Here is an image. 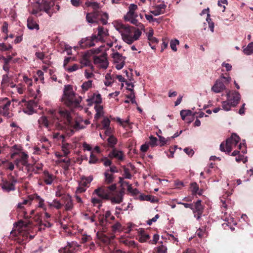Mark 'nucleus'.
Returning <instances> with one entry per match:
<instances>
[{"label": "nucleus", "instance_id": "nucleus-20", "mask_svg": "<svg viewBox=\"0 0 253 253\" xmlns=\"http://www.w3.org/2000/svg\"><path fill=\"white\" fill-rule=\"evenodd\" d=\"M39 127L42 128L43 127L46 128L48 131L50 130L49 122L46 117L42 116L38 120Z\"/></svg>", "mask_w": 253, "mask_h": 253}, {"label": "nucleus", "instance_id": "nucleus-43", "mask_svg": "<svg viewBox=\"0 0 253 253\" xmlns=\"http://www.w3.org/2000/svg\"><path fill=\"white\" fill-rule=\"evenodd\" d=\"M108 144L110 147H113L117 142V139L113 136L111 135L107 139Z\"/></svg>", "mask_w": 253, "mask_h": 253}, {"label": "nucleus", "instance_id": "nucleus-24", "mask_svg": "<svg viewBox=\"0 0 253 253\" xmlns=\"http://www.w3.org/2000/svg\"><path fill=\"white\" fill-rule=\"evenodd\" d=\"M90 56L89 54H87V52L84 53L80 61L81 64L82 65L81 68L83 66H91V68H93V66L91 65L89 60Z\"/></svg>", "mask_w": 253, "mask_h": 253}, {"label": "nucleus", "instance_id": "nucleus-17", "mask_svg": "<svg viewBox=\"0 0 253 253\" xmlns=\"http://www.w3.org/2000/svg\"><path fill=\"white\" fill-rule=\"evenodd\" d=\"M124 192L123 191H120L117 192L115 195L113 194L110 196L109 200H110L112 204H120L123 200Z\"/></svg>", "mask_w": 253, "mask_h": 253}, {"label": "nucleus", "instance_id": "nucleus-21", "mask_svg": "<svg viewBox=\"0 0 253 253\" xmlns=\"http://www.w3.org/2000/svg\"><path fill=\"white\" fill-rule=\"evenodd\" d=\"M26 107L23 109V112L28 115H31L34 113V107L36 106V104L34 100H30L26 103Z\"/></svg>", "mask_w": 253, "mask_h": 253}, {"label": "nucleus", "instance_id": "nucleus-35", "mask_svg": "<svg viewBox=\"0 0 253 253\" xmlns=\"http://www.w3.org/2000/svg\"><path fill=\"white\" fill-rule=\"evenodd\" d=\"M33 199H36L39 201V207L42 208L43 210H45L46 208L44 204V200L41 198L39 195L37 194H35L33 195Z\"/></svg>", "mask_w": 253, "mask_h": 253}, {"label": "nucleus", "instance_id": "nucleus-53", "mask_svg": "<svg viewBox=\"0 0 253 253\" xmlns=\"http://www.w3.org/2000/svg\"><path fill=\"white\" fill-rule=\"evenodd\" d=\"M150 238V236L147 234H142L140 237L139 241L142 242H145Z\"/></svg>", "mask_w": 253, "mask_h": 253}, {"label": "nucleus", "instance_id": "nucleus-48", "mask_svg": "<svg viewBox=\"0 0 253 253\" xmlns=\"http://www.w3.org/2000/svg\"><path fill=\"white\" fill-rule=\"evenodd\" d=\"M157 253H167V248L164 245H161L157 248Z\"/></svg>", "mask_w": 253, "mask_h": 253}, {"label": "nucleus", "instance_id": "nucleus-9", "mask_svg": "<svg viewBox=\"0 0 253 253\" xmlns=\"http://www.w3.org/2000/svg\"><path fill=\"white\" fill-rule=\"evenodd\" d=\"M227 100L230 102L232 106H236L240 100L241 97L239 93L235 90L229 91L227 94Z\"/></svg>", "mask_w": 253, "mask_h": 253}, {"label": "nucleus", "instance_id": "nucleus-42", "mask_svg": "<svg viewBox=\"0 0 253 253\" xmlns=\"http://www.w3.org/2000/svg\"><path fill=\"white\" fill-rule=\"evenodd\" d=\"M80 66L79 65L75 64L72 66L65 68V69L68 72H73L78 70L80 68Z\"/></svg>", "mask_w": 253, "mask_h": 253}, {"label": "nucleus", "instance_id": "nucleus-54", "mask_svg": "<svg viewBox=\"0 0 253 253\" xmlns=\"http://www.w3.org/2000/svg\"><path fill=\"white\" fill-rule=\"evenodd\" d=\"M158 136H159V141L160 142V145L161 146H164L165 144H166L167 143V142L168 141V140L170 139V138H169L168 139H166L165 137H164L162 136L158 135Z\"/></svg>", "mask_w": 253, "mask_h": 253}, {"label": "nucleus", "instance_id": "nucleus-57", "mask_svg": "<svg viewBox=\"0 0 253 253\" xmlns=\"http://www.w3.org/2000/svg\"><path fill=\"white\" fill-rule=\"evenodd\" d=\"M100 161L103 163V165L105 167L110 166L112 163L111 161L106 157L101 159Z\"/></svg>", "mask_w": 253, "mask_h": 253}, {"label": "nucleus", "instance_id": "nucleus-44", "mask_svg": "<svg viewBox=\"0 0 253 253\" xmlns=\"http://www.w3.org/2000/svg\"><path fill=\"white\" fill-rule=\"evenodd\" d=\"M12 48V46L10 44H6L2 42L0 43V50L1 51H7Z\"/></svg>", "mask_w": 253, "mask_h": 253}, {"label": "nucleus", "instance_id": "nucleus-39", "mask_svg": "<svg viewBox=\"0 0 253 253\" xmlns=\"http://www.w3.org/2000/svg\"><path fill=\"white\" fill-rule=\"evenodd\" d=\"M222 107L223 110L228 111H229L231 108L233 106L232 105H231L230 102L228 101L227 100V101L222 102Z\"/></svg>", "mask_w": 253, "mask_h": 253}, {"label": "nucleus", "instance_id": "nucleus-34", "mask_svg": "<svg viewBox=\"0 0 253 253\" xmlns=\"http://www.w3.org/2000/svg\"><path fill=\"white\" fill-rule=\"evenodd\" d=\"M53 5L52 2H48L47 1L45 0L43 2V10L44 11L47 13L50 16H51V14L50 13L49 10L50 9V7Z\"/></svg>", "mask_w": 253, "mask_h": 253}, {"label": "nucleus", "instance_id": "nucleus-46", "mask_svg": "<svg viewBox=\"0 0 253 253\" xmlns=\"http://www.w3.org/2000/svg\"><path fill=\"white\" fill-rule=\"evenodd\" d=\"M179 41L175 39L174 40H171L170 42V45L171 49L174 51H177V48L176 46L179 44Z\"/></svg>", "mask_w": 253, "mask_h": 253}, {"label": "nucleus", "instance_id": "nucleus-28", "mask_svg": "<svg viewBox=\"0 0 253 253\" xmlns=\"http://www.w3.org/2000/svg\"><path fill=\"white\" fill-rule=\"evenodd\" d=\"M54 176L53 174L49 173L47 171H44L43 172V180L44 182L47 185H50L52 184Z\"/></svg>", "mask_w": 253, "mask_h": 253}, {"label": "nucleus", "instance_id": "nucleus-11", "mask_svg": "<svg viewBox=\"0 0 253 253\" xmlns=\"http://www.w3.org/2000/svg\"><path fill=\"white\" fill-rule=\"evenodd\" d=\"M84 127L81 120L74 122L72 120L71 124L67 126L66 129L70 130L71 131V134H72L74 132V130H79L84 128Z\"/></svg>", "mask_w": 253, "mask_h": 253}, {"label": "nucleus", "instance_id": "nucleus-51", "mask_svg": "<svg viewBox=\"0 0 253 253\" xmlns=\"http://www.w3.org/2000/svg\"><path fill=\"white\" fill-rule=\"evenodd\" d=\"M157 141H158V139L156 137H154L153 136H151L150 137L149 144L152 147L155 146L157 145Z\"/></svg>", "mask_w": 253, "mask_h": 253}, {"label": "nucleus", "instance_id": "nucleus-62", "mask_svg": "<svg viewBox=\"0 0 253 253\" xmlns=\"http://www.w3.org/2000/svg\"><path fill=\"white\" fill-rule=\"evenodd\" d=\"M124 176L126 178L130 179L131 178V174L129 172L128 169L125 168L124 169Z\"/></svg>", "mask_w": 253, "mask_h": 253}, {"label": "nucleus", "instance_id": "nucleus-40", "mask_svg": "<svg viewBox=\"0 0 253 253\" xmlns=\"http://www.w3.org/2000/svg\"><path fill=\"white\" fill-rule=\"evenodd\" d=\"M49 206L50 207H53L58 210L62 208L63 204H62L60 201L54 200L52 203H49Z\"/></svg>", "mask_w": 253, "mask_h": 253}, {"label": "nucleus", "instance_id": "nucleus-27", "mask_svg": "<svg viewBox=\"0 0 253 253\" xmlns=\"http://www.w3.org/2000/svg\"><path fill=\"white\" fill-rule=\"evenodd\" d=\"M1 187L4 191L7 192H9L11 191H14L15 190V185L7 181L3 182L2 184H1Z\"/></svg>", "mask_w": 253, "mask_h": 253}, {"label": "nucleus", "instance_id": "nucleus-19", "mask_svg": "<svg viewBox=\"0 0 253 253\" xmlns=\"http://www.w3.org/2000/svg\"><path fill=\"white\" fill-rule=\"evenodd\" d=\"M88 105H92L93 104L100 105L102 102L101 95L99 93H94L89 98L87 99Z\"/></svg>", "mask_w": 253, "mask_h": 253}, {"label": "nucleus", "instance_id": "nucleus-50", "mask_svg": "<svg viewBox=\"0 0 253 253\" xmlns=\"http://www.w3.org/2000/svg\"><path fill=\"white\" fill-rule=\"evenodd\" d=\"M102 199L97 198H91V202L93 203L94 205H98V207H100L101 206Z\"/></svg>", "mask_w": 253, "mask_h": 253}, {"label": "nucleus", "instance_id": "nucleus-12", "mask_svg": "<svg viewBox=\"0 0 253 253\" xmlns=\"http://www.w3.org/2000/svg\"><path fill=\"white\" fill-rule=\"evenodd\" d=\"M98 34L97 35H93L92 39L96 41H99L103 40V39L108 35V30L103 28L102 27H98L97 28Z\"/></svg>", "mask_w": 253, "mask_h": 253}, {"label": "nucleus", "instance_id": "nucleus-59", "mask_svg": "<svg viewBox=\"0 0 253 253\" xmlns=\"http://www.w3.org/2000/svg\"><path fill=\"white\" fill-rule=\"evenodd\" d=\"M137 17H133L130 18V19H126L125 20L126 21L130 22L131 23H132V24H133L134 25H137L138 21L136 19Z\"/></svg>", "mask_w": 253, "mask_h": 253}, {"label": "nucleus", "instance_id": "nucleus-23", "mask_svg": "<svg viewBox=\"0 0 253 253\" xmlns=\"http://www.w3.org/2000/svg\"><path fill=\"white\" fill-rule=\"evenodd\" d=\"M102 14V11L99 10L93 11V12L87 13L86 16L87 21L90 23H93L94 21H91L90 19V16H93L95 20V22H97V19L100 17Z\"/></svg>", "mask_w": 253, "mask_h": 253}, {"label": "nucleus", "instance_id": "nucleus-64", "mask_svg": "<svg viewBox=\"0 0 253 253\" xmlns=\"http://www.w3.org/2000/svg\"><path fill=\"white\" fill-rule=\"evenodd\" d=\"M94 11L98 10L100 8V4L97 2H92V5L91 6Z\"/></svg>", "mask_w": 253, "mask_h": 253}, {"label": "nucleus", "instance_id": "nucleus-22", "mask_svg": "<svg viewBox=\"0 0 253 253\" xmlns=\"http://www.w3.org/2000/svg\"><path fill=\"white\" fill-rule=\"evenodd\" d=\"M102 14V11L99 10L93 11V12L87 13L86 16L87 21L90 23H93L94 21H91L90 19V16H93L95 20V22H97V19L100 17Z\"/></svg>", "mask_w": 253, "mask_h": 253}, {"label": "nucleus", "instance_id": "nucleus-10", "mask_svg": "<svg viewBox=\"0 0 253 253\" xmlns=\"http://www.w3.org/2000/svg\"><path fill=\"white\" fill-rule=\"evenodd\" d=\"M28 156L24 152H22L19 154V158L14 161V164L17 168L21 169L20 166H27Z\"/></svg>", "mask_w": 253, "mask_h": 253}, {"label": "nucleus", "instance_id": "nucleus-49", "mask_svg": "<svg viewBox=\"0 0 253 253\" xmlns=\"http://www.w3.org/2000/svg\"><path fill=\"white\" fill-rule=\"evenodd\" d=\"M110 121L109 119L106 118H104L102 121V125L104 128L109 129L110 126Z\"/></svg>", "mask_w": 253, "mask_h": 253}, {"label": "nucleus", "instance_id": "nucleus-30", "mask_svg": "<svg viewBox=\"0 0 253 253\" xmlns=\"http://www.w3.org/2000/svg\"><path fill=\"white\" fill-rule=\"evenodd\" d=\"M110 157H114L119 160H123L124 156L122 151H118L115 149H113L109 155Z\"/></svg>", "mask_w": 253, "mask_h": 253}, {"label": "nucleus", "instance_id": "nucleus-36", "mask_svg": "<svg viewBox=\"0 0 253 253\" xmlns=\"http://www.w3.org/2000/svg\"><path fill=\"white\" fill-rule=\"evenodd\" d=\"M74 243H68L67 246L59 250V253H72L70 248L73 247Z\"/></svg>", "mask_w": 253, "mask_h": 253}, {"label": "nucleus", "instance_id": "nucleus-63", "mask_svg": "<svg viewBox=\"0 0 253 253\" xmlns=\"http://www.w3.org/2000/svg\"><path fill=\"white\" fill-rule=\"evenodd\" d=\"M34 200L33 196H31L29 197V199H26L23 200V201L21 203L23 205H26L29 204L30 205L31 204L32 201Z\"/></svg>", "mask_w": 253, "mask_h": 253}, {"label": "nucleus", "instance_id": "nucleus-61", "mask_svg": "<svg viewBox=\"0 0 253 253\" xmlns=\"http://www.w3.org/2000/svg\"><path fill=\"white\" fill-rule=\"evenodd\" d=\"M192 191L193 193H196L199 189V187L196 183H193L191 185Z\"/></svg>", "mask_w": 253, "mask_h": 253}, {"label": "nucleus", "instance_id": "nucleus-32", "mask_svg": "<svg viewBox=\"0 0 253 253\" xmlns=\"http://www.w3.org/2000/svg\"><path fill=\"white\" fill-rule=\"evenodd\" d=\"M105 180L104 182L106 184L112 183L114 179V175L109 172V170H106L104 173Z\"/></svg>", "mask_w": 253, "mask_h": 253}, {"label": "nucleus", "instance_id": "nucleus-14", "mask_svg": "<svg viewBox=\"0 0 253 253\" xmlns=\"http://www.w3.org/2000/svg\"><path fill=\"white\" fill-rule=\"evenodd\" d=\"M62 200L64 202L65 209L66 211H71L74 208L73 199L69 195L63 197Z\"/></svg>", "mask_w": 253, "mask_h": 253}, {"label": "nucleus", "instance_id": "nucleus-1", "mask_svg": "<svg viewBox=\"0 0 253 253\" xmlns=\"http://www.w3.org/2000/svg\"><path fill=\"white\" fill-rule=\"evenodd\" d=\"M114 27L121 34L123 40L129 44L138 40L142 34L138 29L118 22L114 23Z\"/></svg>", "mask_w": 253, "mask_h": 253}, {"label": "nucleus", "instance_id": "nucleus-16", "mask_svg": "<svg viewBox=\"0 0 253 253\" xmlns=\"http://www.w3.org/2000/svg\"><path fill=\"white\" fill-rule=\"evenodd\" d=\"M195 213V217L199 220L203 213V208L201 205V201L199 200L195 204V208L193 209Z\"/></svg>", "mask_w": 253, "mask_h": 253}, {"label": "nucleus", "instance_id": "nucleus-6", "mask_svg": "<svg viewBox=\"0 0 253 253\" xmlns=\"http://www.w3.org/2000/svg\"><path fill=\"white\" fill-rule=\"evenodd\" d=\"M93 63L97 67L102 69H106L108 66V62L107 59V54L103 52L99 55L93 56Z\"/></svg>", "mask_w": 253, "mask_h": 253}, {"label": "nucleus", "instance_id": "nucleus-55", "mask_svg": "<svg viewBox=\"0 0 253 253\" xmlns=\"http://www.w3.org/2000/svg\"><path fill=\"white\" fill-rule=\"evenodd\" d=\"M34 220L36 222L39 224V226L40 227V229L41 230L42 228L41 227L42 226V223L41 216L39 214H37L34 217Z\"/></svg>", "mask_w": 253, "mask_h": 253}, {"label": "nucleus", "instance_id": "nucleus-60", "mask_svg": "<svg viewBox=\"0 0 253 253\" xmlns=\"http://www.w3.org/2000/svg\"><path fill=\"white\" fill-rule=\"evenodd\" d=\"M71 165V160L70 159H68L66 160V163H64L62 165V167L65 169L68 170Z\"/></svg>", "mask_w": 253, "mask_h": 253}, {"label": "nucleus", "instance_id": "nucleus-52", "mask_svg": "<svg viewBox=\"0 0 253 253\" xmlns=\"http://www.w3.org/2000/svg\"><path fill=\"white\" fill-rule=\"evenodd\" d=\"M97 41H96L95 40H93L92 39V37L90 38L87 39L85 40L86 44L88 45V46H93L95 45L94 42H97Z\"/></svg>", "mask_w": 253, "mask_h": 253}, {"label": "nucleus", "instance_id": "nucleus-31", "mask_svg": "<svg viewBox=\"0 0 253 253\" xmlns=\"http://www.w3.org/2000/svg\"><path fill=\"white\" fill-rule=\"evenodd\" d=\"M94 109L96 111V114L94 116V118L96 120H98L103 115L104 112L103 111V107L100 105H95Z\"/></svg>", "mask_w": 253, "mask_h": 253}, {"label": "nucleus", "instance_id": "nucleus-56", "mask_svg": "<svg viewBox=\"0 0 253 253\" xmlns=\"http://www.w3.org/2000/svg\"><path fill=\"white\" fill-rule=\"evenodd\" d=\"M9 82V79L7 74H5L3 76L2 80L1 82V84L5 86L6 85V84L8 83Z\"/></svg>", "mask_w": 253, "mask_h": 253}, {"label": "nucleus", "instance_id": "nucleus-8", "mask_svg": "<svg viewBox=\"0 0 253 253\" xmlns=\"http://www.w3.org/2000/svg\"><path fill=\"white\" fill-rule=\"evenodd\" d=\"M112 57L116 68L118 70L121 69L124 66L126 57L123 56L118 52L113 53L112 54Z\"/></svg>", "mask_w": 253, "mask_h": 253}, {"label": "nucleus", "instance_id": "nucleus-47", "mask_svg": "<svg viewBox=\"0 0 253 253\" xmlns=\"http://www.w3.org/2000/svg\"><path fill=\"white\" fill-rule=\"evenodd\" d=\"M100 20L102 22L103 24H106L107 22L108 18V14L106 12H102L101 15L100 16Z\"/></svg>", "mask_w": 253, "mask_h": 253}, {"label": "nucleus", "instance_id": "nucleus-37", "mask_svg": "<svg viewBox=\"0 0 253 253\" xmlns=\"http://www.w3.org/2000/svg\"><path fill=\"white\" fill-rule=\"evenodd\" d=\"M92 86V81L89 80L84 82L82 85V88L83 92L88 90Z\"/></svg>", "mask_w": 253, "mask_h": 253}, {"label": "nucleus", "instance_id": "nucleus-2", "mask_svg": "<svg viewBox=\"0 0 253 253\" xmlns=\"http://www.w3.org/2000/svg\"><path fill=\"white\" fill-rule=\"evenodd\" d=\"M82 100V97L73 91L70 85L65 86L62 101L69 107H77Z\"/></svg>", "mask_w": 253, "mask_h": 253}, {"label": "nucleus", "instance_id": "nucleus-25", "mask_svg": "<svg viewBox=\"0 0 253 253\" xmlns=\"http://www.w3.org/2000/svg\"><path fill=\"white\" fill-rule=\"evenodd\" d=\"M27 27L30 30L39 29V25L32 17H29L27 19Z\"/></svg>", "mask_w": 253, "mask_h": 253}, {"label": "nucleus", "instance_id": "nucleus-41", "mask_svg": "<svg viewBox=\"0 0 253 253\" xmlns=\"http://www.w3.org/2000/svg\"><path fill=\"white\" fill-rule=\"evenodd\" d=\"M101 48L102 47L100 46L99 48L91 49L86 52H87V54H89L90 55H97V54L100 52Z\"/></svg>", "mask_w": 253, "mask_h": 253}, {"label": "nucleus", "instance_id": "nucleus-7", "mask_svg": "<svg viewBox=\"0 0 253 253\" xmlns=\"http://www.w3.org/2000/svg\"><path fill=\"white\" fill-rule=\"evenodd\" d=\"M239 141L240 137L236 134H233L231 136L226 140V152L228 153H230L232 150L237 145Z\"/></svg>", "mask_w": 253, "mask_h": 253}, {"label": "nucleus", "instance_id": "nucleus-5", "mask_svg": "<svg viewBox=\"0 0 253 253\" xmlns=\"http://www.w3.org/2000/svg\"><path fill=\"white\" fill-rule=\"evenodd\" d=\"M1 104L0 106V115L4 117L10 118L13 114L11 112V101L7 98L5 97L1 100Z\"/></svg>", "mask_w": 253, "mask_h": 253}, {"label": "nucleus", "instance_id": "nucleus-29", "mask_svg": "<svg viewBox=\"0 0 253 253\" xmlns=\"http://www.w3.org/2000/svg\"><path fill=\"white\" fill-rule=\"evenodd\" d=\"M116 80L115 74H111L110 73H107L105 75V81L104 82V84L106 86L111 85V84L114 82Z\"/></svg>", "mask_w": 253, "mask_h": 253}, {"label": "nucleus", "instance_id": "nucleus-18", "mask_svg": "<svg viewBox=\"0 0 253 253\" xmlns=\"http://www.w3.org/2000/svg\"><path fill=\"white\" fill-rule=\"evenodd\" d=\"M225 89V85L220 79L217 80L211 88V90L215 93H219Z\"/></svg>", "mask_w": 253, "mask_h": 253}, {"label": "nucleus", "instance_id": "nucleus-38", "mask_svg": "<svg viewBox=\"0 0 253 253\" xmlns=\"http://www.w3.org/2000/svg\"><path fill=\"white\" fill-rule=\"evenodd\" d=\"M62 148L65 156H67L70 153V145L69 144L67 143H63Z\"/></svg>", "mask_w": 253, "mask_h": 253}, {"label": "nucleus", "instance_id": "nucleus-45", "mask_svg": "<svg viewBox=\"0 0 253 253\" xmlns=\"http://www.w3.org/2000/svg\"><path fill=\"white\" fill-rule=\"evenodd\" d=\"M99 162L98 158L92 153H91L88 163L90 164H93L97 163Z\"/></svg>", "mask_w": 253, "mask_h": 253}, {"label": "nucleus", "instance_id": "nucleus-4", "mask_svg": "<svg viewBox=\"0 0 253 253\" xmlns=\"http://www.w3.org/2000/svg\"><path fill=\"white\" fill-rule=\"evenodd\" d=\"M116 189V184H112L109 186H101L96 189L93 194H96L102 200H109Z\"/></svg>", "mask_w": 253, "mask_h": 253}, {"label": "nucleus", "instance_id": "nucleus-15", "mask_svg": "<svg viewBox=\"0 0 253 253\" xmlns=\"http://www.w3.org/2000/svg\"><path fill=\"white\" fill-rule=\"evenodd\" d=\"M138 9L137 5L132 3L128 7V11L124 16V19H130L133 17H137L138 15L135 13V11Z\"/></svg>", "mask_w": 253, "mask_h": 253}, {"label": "nucleus", "instance_id": "nucleus-3", "mask_svg": "<svg viewBox=\"0 0 253 253\" xmlns=\"http://www.w3.org/2000/svg\"><path fill=\"white\" fill-rule=\"evenodd\" d=\"M58 113L59 117L57 116L56 120L58 121L55 123L56 128L58 129H66L72 120L71 112L65 109L59 108Z\"/></svg>", "mask_w": 253, "mask_h": 253}, {"label": "nucleus", "instance_id": "nucleus-58", "mask_svg": "<svg viewBox=\"0 0 253 253\" xmlns=\"http://www.w3.org/2000/svg\"><path fill=\"white\" fill-rule=\"evenodd\" d=\"M23 81L28 86H30L32 85V80L31 79L28 78L27 77L24 76L23 77Z\"/></svg>", "mask_w": 253, "mask_h": 253}, {"label": "nucleus", "instance_id": "nucleus-33", "mask_svg": "<svg viewBox=\"0 0 253 253\" xmlns=\"http://www.w3.org/2000/svg\"><path fill=\"white\" fill-rule=\"evenodd\" d=\"M243 52L247 55L253 54V42L249 43L248 45L244 48Z\"/></svg>", "mask_w": 253, "mask_h": 253}, {"label": "nucleus", "instance_id": "nucleus-26", "mask_svg": "<svg viewBox=\"0 0 253 253\" xmlns=\"http://www.w3.org/2000/svg\"><path fill=\"white\" fill-rule=\"evenodd\" d=\"M166 6L164 4H161L156 6L153 10L151 11V13L155 16H158L164 13Z\"/></svg>", "mask_w": 253, "mask_h": 253}, {"label": "nucleus", "instance_id": "nucleus-13", "mask_svg": "<svg viewBox=\"0 0 253 253\" xmlns=\"http://www.w3.org/2000/svg\"><path fill=\"white\" fill-rule=\"evenodd\" d=\"M180 115L183 120L188 123H190L192 121V119L195 116V113H193L189 110H183L180 111Z\"/></svg>", "mask_w": 253, "mask_h": 253}]
</instances>
